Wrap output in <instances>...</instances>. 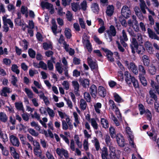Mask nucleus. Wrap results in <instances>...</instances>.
<instances>
[{"instance_id":"nucleus-1","label":"nucleus","mask_w":159,"mask_h":159,"mask_svg":"<svg viewBox=\"0 0 159 159\" xmlns=\"http://www.w3.org/2000/svg\"><path fill=\"white\" fill-rule=\"evenodd\" d=\"M130 47L131 50V52L134 54L136 52L140 54H143L144 53L145 49L144 46L142 45L139 44L136 39L132 38Z\"/></svg>"},{"instance_id":"nucleus-2","label":"nucleus","mask_w":159,"mask_h":159,"mask_svg":"<svg viewBox=\"0 0 159 159\" xmlns=\"http://www.w3.org/2000/svg\"><path fill=\"white\" fill-rule=\"evenodd\" d=\"M7 15H4L2 17L3 23V28L5 30H8L9 27L12 29L13 27V24L12 22L9 19L7 18Z\"/></svg>"},{"instance_id":"nucleus-3","label":"nucleus","mask_w":159,"mask_h":159,"mask_svg":"<svg viewBox=\"0 0 159 159\" xmlns=\"http://www.w3.org/2000/svg\"><path fill=\"white\" fill-rule=\"evenodd\" d=\"M140 2L139 6L141 11L144 14L146 13L145 9L148 10L149 13L153 16L155 15L154 12L149 9L147 7L145 1L143 0H139Z\"/></svg>"},{"instance_id":"nucleus-4","label":"nucleus","mask_w":159,"mask_h":159,"mask_svg":"<svg viewBox=\"0 0 159 159\" xmlns=\"http://www.w3.org/2000/svg\"><path fill=\"white\" fill-rule=\"evenodd\" d=\"M122 15L126 18H129L131 14V11L127 6H124L121 10Z\"/></svg>"},{"instance_id":"nucleus-5","label":"nucleus","mask_w":159,"mask_h":159,"mask_svg":"<svg viewBox=\"0 0 159 159\" xmlns=\"http://www.w3.org/2000/svg\"><path fill=\"white\" fill-rule=\"evenodd\" d=\"M101 49L106 54V56L108 61L111 62L114 61V58L113 57V53L111 51L103 48H102Z\"/></svg>"},{"instance_id":"nucleus-6","label":"nucleus","mask_w":159,"mask_h":159,"mask_svg":"<svg viewBox=\"0 0 159 159\" xmlns=\"http://www.w3.org/2000/svg\"><path fill=\"white\" fill-rule=\"evenodd\" d=\"M10 140L11 144L14 146L18 147L20 143L18 139L15 136L12 135L10 136Z\"/></svg>"},{"instance_id":"nucleus-7","label":"nucleus","mask_w":159,"mask_h":159,"mask_svg":"<svg viewBox=\"0 0 159 159\" xmlns=\"http://www.w3.org/2000/svg\"><path fill=\"white\" fill-rule=\"evenodd\" d=\"M116 139L117 143L120 147H123L125 146V140L124 137L122 135L117 134Z\"/></svg>"},{"instance_id":"nucleus-8","label":"nucleus","mask_w":159,"mask_h":159,"mask_svg":"<svg viewBox=\"0 0 159 159\" xmlns=\"http://www.w3.org/2000/svg\"><path fill=\"white\" fill-rule=\"evenodd\" d=\"M135 75L138 74V67L134 62H130L129 63V68L128 69Z\"/></svg>"},{"instance_id":"nucleus-9","label":"nucleus","mask_w":159,"mask_h":159,"mask_svg":"<svg viewBox=\"0 0 159 159\" xmlns=\"http://www.w3.org/2000/svg\"><path fill=\"white\" fill-rule=\"evenodd\" d=\"M89 92L92 96L95 98L98 93L97 86L94 84L92 85L89 88Z\"/></svg>"},{"instance_id":"nucleus-10","label":"nucleus","mask_w":159,"mask_h":159,"mask_svg":"<svg viewBox=\"0 0 159 159\" xmlns=\"http://www.w3.org/2000/svg\"><path fill=\"white\" fill-rule=\"evenodd\" d=\"M88 63L91 70L96 69L98 67V65L96 62L93 61L90 57L87 58Z\"/></svg>"},{"instance_id":"nucleus-11","label":"nucleus","mask_w":159,"mask_h":159,"mask_svg":"<svg viewBox=\"0 0 159 159\" xmlns=\"http://www.w3.org/2000/svg\"><path fill=\"white\" fill-rule=\"evenodd\" d=\"M101 157L102 159H110L108 155L107 149L106 147H103L102 150Z\"/></svg>"},{"instance_id":"nucleus-12","label":"nucleus","mask_w":159,"mask_h":159,"mask_svg":"<svg viewBox=\"0 0 159 159\" xmlns=\"http://www.w3.org/2000/svg\"><path fill=\"white\" fill-rule=\"evenodd\" d=\"M99 95L102 98H104L106 95L107 90L102 86H99L98 89Z\"/></svg>"},{"instance_id":"nucleus-13","label":"nucleus","mask_w":159,"mask_h":159,"mask_svg":"<svg viewBox=\"0 0 159 159\" xmlns=\"http://www.w3.org/2000/svg\"><path fill=\"white\" fill-rule=\"evenodd\" d=\"M89 79L84 78H80L79 80V82L80 83V84L84 88H87V86H89Z\"/></svg>"},{"instance_id":"nucleus-14","label":"nucleus","mask_w":159,"mask_h":159,"mask_svg":"<svg viewBox=\"0 0 159 159\" xmlns=\"http://www.w3.org/2000/svg\"><path fill=\"white\" fill-rule=\"evenodd\" d=\"M144 45L146 50L149 53H151L154 50L151 43L149 41H147L145 43Z\"/></svg>"},{"instance_id":"nucleus-15","label":"nucleus","mask_w":159,"mask_h":159,"mask_svg":"<svg viewBox=\"0 0 159 159\" xmlns=\"http://www.w3.org/2000/svg\"><path fill=\"white\" fill-rule=\"evenodd\" d=\"M108 146L109 147L110 152L109 156L110 159L114 158L116 157L115 148L112 146V145Z\"/></svg>"},{"instance_id":"nucleus-16","label":"nucleus","mask_w":159,"mask_h":159,"mask_svg":"<svg viewBox=\"0 0 159 159\" xmlns=\"http://www.w3.org/2000/svg\"><path fill=\"white\" fill-rule=\"evenodd\" d=\"M138 73L139 76L145 75L146 73V69L143 66L139 65L138 66Z\"/></svg>"},{"instance_id":"nucleus-17","label":"nucleus","mask_w":159,"mask_h":159,"mask_svg":"<svg viewBox=\"0 0 159 159\" xmlns=\"http://www.w3.org/2000/svg\"><path fill=\"white\" fill-rule=\"evenodd\" d=\"M99 33L101 34L106 31L108 34L109 37L110 39L112 38V36H114L116 34V30H98Z\"/></svg>"},{"instance_id":"nucleus-18","label":"nucleus","mask_w":159,"mask_h":159,"mask_svg":"<svg viewBox=\"0 0 159 159\" xmlns=\"http://www.w3.org/2000/svg\"><path fill=\"white\" fill-rule=\"evenodd\" d=\"M142 60L143 65L147 66H149L150 65V60L149 57L146 55H144L142 57Z\"/></svg>"},{"instance_id":"nucleus-19","label":"nucleus","mask_w":159,"mask_h":159,"mask_svg":"<svg viewBox=\"0 0 159 159\" xmlns=\"http://www.w3.org/2000/svg\"><path fill=\"white\" fill-rule=\"evenodd\" d=\"M53 34L56 36H58L57 34H59L60 35V38L59 39V43H61L64 41L63 37V36L62 34H61V30H52Z\"/></svg>"},{"instance_id":"nucleus-20","label":"nucleus","mask_w":159,"mask_h":159,"mask_svg":"<svg viewBox=\"0 0 159 159\" xmlns=\"http://www.w3.org/2000/svg\"><path fill=\"white\" fill-rule=\"evenodd\" d=\"M109 133L111 137L113 139L116 137V131L115 128L112 126H111L109 129Z\"/></svg>"},{"instance_id":"nucleus-21","label":"nucleus","mask_w":159,"mask_h":159,"mask_svg":"<svg viewBox=\"0 0 159 159\" xmlns=\"http://www.w3.org/2000/svg\"><path fill=\"white\" fill-rule=\"evenodd\" d=\"M101 123L103 128L107 129L109 127V122L107 119L104 118H101Z\"/></svg>"},{"instance_id":"nucleus-22","label":"nucleus","mask_w":159,"mask_h":159,"mask_svg":"<svg viewBox=\"0 0 159 159\" xmlns=\"http://www.w3.org/2000/svg\"><path fill=\"white\" fill-rule=\"evenodd\" d=\"M104 138L106 144L107 146H110L112 145L111 139L108 134H106L104 136Z\"/></svg>"},{"instance_id":"nucleus-23","label":"nucleus","mask_w":159,"mask_h":159,"mask_svg":"<svg viewBox=\"0 0 159 159\" xmlns=\"http://www.w3.org/2000/svg\"><path fill=\"white\" fill-rule=\"evenodd\" d=\"M148 70L149 73L151 75H154L156 73V69L153 64H152L150 66H148Z\"/></svg>"},{"instance_id":"nucleus-24","label":"nucleus","mask_w":159,"mask_h":159,"mask_svg":"<svg viewBox=\"0 0 159 159\" xmlns=\"http://www.w3.org/2000/svg\"><path fill=\"white\" fill-rule=\"evenodd\" d=\"M149 94L150 95V98L153 99L156 102L157 100V96L155 94V91L154 89H151L149 91Z\"/></svg>"},{"instance_id":"nucleus-25","label":"nucleus","mask_w":159,"mask_h":159,"mask_svg":"<svg viewBox=\"0 0 159 159\" xmlns=\"http://www.w3.org/2000/svg\"><path fill=\"white\" fill-rule=\"evenodd\" d=\"M62 64L59 62H57L55 65L56 70L60 74H61L63 72V68L62 67Z\"/></svg>"},{"instance_id":"nucleus-26","label":"nucleus","mask_w":159,"mask_h":159,"mask_svg":"<svg viewBox=\"0 0 159 159\" xmlns=\"http://www.w3.org/2000/svg\"><path fill=\"white\" fill-rule=\"evenodd\" d=\"M149 36L150 38L151 39H154L157 40H159V37L158 36L153 30H148Z\"/></svg>"},{"instance_id":"nucleus-27","label":"nucleus","mask_w":159,"mask_h":159,"mask_svg":"<svg viewBox=\"0 0 159 159\" xmlns=\"http://www.w3.org/2000/svg\"><path fill=\"white\" fill-rule=\"evenodd\" d=\"M8 119V117L6 114L3 112H1L0 113V120L2 122L5 123Z\"/></svg>"},{"instance_id":"nucleus-28","label":"nucleus","mask_w":159,"mask_h":159,"mask_svg":"<svg viewBox=\"0 0 159 159\" xmlns=\"http://www.w3.org/2000/svg\"><path fill=\"white\" fill-rule=\"evenodd\" d=\"M41 6L43 8H46L49 10L50 8L52 7L53 6L52 4L47 2H42L41 3Z\"/></svg>"},{"instance_id":"nucleus-29","label":"nucleus","mask_w":159,"mask_h":159,"mask_svg":"<svg viewBox=\"0 0 159 159\" xmlns=\"http://www.w3.org/2000/svg\"><path fill=\"white\" fill-rule=\"evenodd\" d=\"M113 95L114 98V100L117 102L120 103L123 101L121 98L116 93H114Z\"/></svg>"},{"instance_id":"nucleus-30","label":"nucleus","mask_w":159,"mask_h":159,"mask_svg":"<svg viewBox=\"0 0 159 159\" xmlns=\"http://www.w3.org/2000/svg\"><path fill=\"white\" fill-rule=\"evenodd\" d=\"M114 8L112 6H109L107 7L106 13L109 16H111L113 13Z\"/></svg>"},{"instance_id":"nucleus-31","label":"nucleus","mask_w":159,"mask_h":159,"mask_svg":"<svg viewBox=\"0 0 159 159\" xmlns=\"http://www.w3.org/2000/svg\"><path fill=\"white\" fill-rule=\"evenodd\" d=\"M91 8L93 11L96 13H98L99 8L98 5L96 3H93L91 6Z\"/></svg>"},{"instance_id":"nucleus-32","label":"nucleus","mask_w":159,"mask_h":159,"mask_svg":"<svg viewBox=\"0 0 159 159\" xmlns=\"http://www.w3.org/2000/svg\"><path fill=\"white\" fill-rule=\"evenodd\" d=\"M80 102H81L80 104V108L82 110L84 111L86 109L87 104L85 100L83 99H81Z\"/></svg>"},{"instance_id":"nucleus-33","label":"nucleus","mask_w":159,"mask_h":159,"mask_svg":"<svg viewBox=\"0 0 159 159\" xmlns=\"http://www.w3.org/2000/svg\"><path fill=\"white\" fill-rule=\"evenodd\" d=\"M28 53L30 57L32 58H34L36 55V52L32 48H29L28 50Z\"/></svg>"},{"instance_id":"nucleus-34","label":"nucleus","mask_w":159,"mask_h":159,"mask_svg":"<svg viewBox=\"0 0 159 159\" xmlns=\"http://www.w3.org/2000/svg\"><path fill=\"white\" fill-rule=\"evenodd\" d=\"M139 79L142 84L144 86H146L147 85V81L145 77V75L139 76Z\"/></svg>"},{"instance_id":"nucleus-35","label":"nucleus","mask_w":159,"mask_h":159,"mask_svg":"<svg viewBox=\"0 0 159 159\" xmlns=\"http://www.w3.org/2000/svg\"><path fill=\"white\" fill-rule=\"evenodd\" d=\"M147 119L149 121H151L152 119V115L151 111L148 109L146 110L145 112Z\"/></svg>"},{"instance_id":"nucleus-36","label":"nucleus","mask_w":159,"mask_h":159,"mask_svg":"<svg viewBox=\"0 0 159 159\" xmlns=\"http://www.w3.org/2000/svg\"><path fill=\"white\" fill-rule=\"evenodd\" d=\"M18 66L16 64H14L12 65L11 70L13 72L18 75L20 73V70L18 69Z\"/></svg>"},{"instance_id":"nucleus-37","label":"nucleus","mask_w":159,"mask_h":159,"mask_svg":"<svg viewBox=\"0 0 159 159\" xmlns=\"http://www.w3.org/2000/svg\"><path fill=\"white\" fill-rule=\"evenodd\" d=\"M133 21L134 23V25L133 26V28L134 30H137L138 28V24L137 21L136 20V16L134 15L132 16Z\"/></svg>"},{"instance_id":"nucleus-38","label":"nucleus","mask_w":159,"mask_h":159,"mask_svg":"<svg viewBox=\"0 0 159 159\" xmlns=\"http://www.w3.org/2000/svg\"><path fill=\"white\" fill-rule=\"evenodd\" d=\"M91 125L94 129L97 130L98 129V125L95 120L93 118L91 119Z\"/></svg>"},{"instance_id":"nucleus-39","label":"nucleus","mask_w":159,"mask_h":159,"mask_svg":"<svg viewBox=\"0 0 159 159\" xmlns=\"http://www.w3.org/2000/svg\"><path fill=\"white\" fill-rule=\"evenodd\" d=\"M66 18L67 20L70 21H71L73 20V16L71 12L68 11L66 13Z\"/></svg>"},{"instance_id":"nucleus-40","label":"nucleus","mask_w":159,"mask_h":159,"mask_svg":"<svg viewBox=\"0 0 159 159\" xmlns=\"http://www.w3.org/2000/svg\"><path fill=\"white\" fill-rule=\"evenodd\" d=\"M86 47L88 51L91 53L92 50V45L89 40L87 39L86 40V43L85 44Z\"/></svg>"},{"instance_id":"nucleus-41","label":"nucleus","mask_w":159,"mask_h":159,"mask_svg":"<svg viewBox=\"0 0 159 159\" xmlns=\"http://www.w3.org/2000/svg\"><path fill=\"white\" fill-rule=\"evenodd\" d=\"M43 49L45 50L50 49L51 50L52 49V45L51 43H48L46 42L43 43Z\"/></svg>"},{"instance_id":"nucleus-42","label":"nucleus","mask_w":159,"mask_h":159,"mask_svg":"<svg viewBox=\"0 0 159 159\" xmlns=\"http://www.w3.org/2000/svg\"><path fill=\"white\" fill-rule=\"evenodd\" d=\"M79 4L78 3L73 2L71 3V7L72 10L75 12L77 11L78 9Z\"/></svg>"},{"instance_id":"nucleus-43","label":"nucleus","mask_w":159,"mask_h":159,"mask_svg":"<svg viewBox=\"0 0 159 159\" xmlns=\"http://www.w3.org/2000/svg\"><path fill=\"white\" fill-rule=\"evenodd\" d=\"M25 92L29 98H33L34 94L28 88H25Z\"/></svg>"},{"instance_id":"nucleus-44","label":"nucleus","mask_w":159,"mask_h":159,"mask_svg":"<svg viewBox=\"0 0 159 159\" xmlns=\"http://www.w3.org/2000/svg\"><path fill=\"white\" fill-rule=\"evenodd\" d=\"M139 109L140 111V115H142L145 113L146 110H145L144 106L142 104H139Z\"/></svg>"},{"instance_id":"nucleus-45","label":"nucleus","mask_w":159,"mask_h":159,"mask_svg":"<svg viewBox=\"0 0 159 159\" xmlns=\"http://www.w3.org/2000/svg\"><path fill=\"white\" fill-rule=\"evenodd\" d=\"M72 83L75 90L79 91L80 86L78 82L77 81H73Z\"/></svg>"},{"instance_id":"nucleus-46","label":"nucleus","mask_w":159,"mask_h":159,"mask_svg":"<svg viewBox=\"0 0 159 159\" xmlns=\"http://www.w3.org/2000/svg\"><path fill=\"white\" fill-rule=\"evenodd\" d=\"M47 111L50 116L53 118L55 116V113L52 110L50 109L49 107L47 108Z\"/></svg>"},{"instance_id":"nucleus-47","label":"nucleus","mask_w":159,"mask_h":159,"mask_svg":"<svg viewBox=\"0 0 159 159\" xmlns=\"http://www.w3.org/2000/svg\"><path fill=\"white\" fill-rule=\"evenodd\" d=\"M131 82L133 83V86L135 88H139L138 82L134 77L132 78Z\"/></svg>"},{"instance_id":"nucleus-48","label":"nucleus","mask_w":159,"mask_h":159,"mask_svg":"<svg viewBox=\"0 0 159 159\" xmlns=\"http://www.w3.org/2000/svg\"><path fill=\"white\" fill-rule=\"evenodd\" d=\"M98 21L100 25V27L99 28L98 30H105L106 29L105 26H104V22L103 20L100 18L98 19Z\"/></svg>"},{"instance_id":"nucleus-49","label":"nucleus","mask_w":159,"mask_h":159,"mask_svg":"<svg viewBox=\"0 0 159 159\" xmlns=\"http://www.w3.org/2000/svg\"><path fill=\"white\" fill-rule=\"evenodd\" d=\"M21 11L23 14H25L26 17L28 16L27 8L24 6H22L21 8Z\"/></svg>"},{"instance_id":"nucleus-50","label":"nucleus","mask_w":159,"mask_h":159,"mask_svg":"<svg viewBox=\"0 0 159 159\" xmlns=\"http://www.w3.org/2000/svg\"><path fill=\"white\" fill-rule=\"evenodd\" d=\"M130 35L134 37H136L137 34H139V30H127Z\"/></svg>"},{"instance_id":"nucleus-51","label":"nucleus","mask_w":159,"mask_h":159,"mask_svg":"<svg viewBox=\"0 0 159 159\" xmlns=\"http://www.w3.org/2000/svg\"><path fill=\"white\" fill-rule=\"evenodd\" d=\"M15 106L16 108L19 110H23V105L22 102H16L15 103Z\"/></svg>"},{"instance_id":"nucleus-52","label":"nucleus","mask_w":159,"mask_h":159,"mask_svg":"<svg viewBox=\"0 0 159 159\" xmlns=\"http://www.w3.org/2000/svg\"><path fill=\"white\" fill-rule=\"evenodd\" d=\"M39 65V66L40 68H41L44 70H47V65L43 61H40Z\"/></svg>"},{"instance_id":"nucleus-53","label":"nucleus","mask_w":159,"mask_h":159,"mask_svg":"<svg viewBox=\"0 0 159 159\" xmlns=\"http://www.w3.org/2000/svg\"><path fill=\"white\" fill-rule=\"evenodd\" d=\"M84 98L86 99V101L89 102L91 101V96L90 94L89 93L85 92L84 94Z\"/></svg>"},{"instance_id":"nucleus-54","label":"nucleus","mask_w":159,"mask_h":159,"mask_svg":"<svg viewBox=\"0 0 159 159\" xmlns=\"http://www.w3.org/2000/svg\"><path fill=\"white\" fill-rule=\"evenodd\" d=\"M62 128L64 130H66L69 128L68 125L67 123L64 120L62 121Z\"/></svg>"},{"instance_id":"nucleus-55","label":"nucleus","mask_w":159,"mask_h":159,"mask_svg":"<svg viewBox=\"0 0 159 159\" xmlns=\"http://www.w3.org/2000/svg\"><path fill=\"white\" fill-rule=\"evenodd\" d=\"M12 80L11 81V83L13 84V85L16 86H17V85L16 83L18 81L17 78L14 75H13L12 76Z\"/></svg>"},{"instance_id":"nucleus-56","label":"nucleus","mask_w":159,"mask_h":159,"mask_svg":"<svg viewBox=\"0 0 159 159\" xmlns=\"http://www.w3.org/2000/svg\"><path fill=\"white\" fill-rule=\"evenodd\" d=\"M136 37H137V39L139 44H142L143 43V39L142 35L140 33L137 34Z\"/></svg>"},{"instance_id":"nucleus-57","label":"nucleus","mask_w":159,"mask_h":159,"mask_svg":"<svg viewBox=\"0 0 159 159\" xmlns=\"http://www.w3.org/2000/svg\"><path fill=\"white\" fill-rule=\"evenodd\" d=\"M47 65L49 70H53L54 68L53 65L51 60H48V61Z\"/></svg>"},{"instance_id":"nucleus-58","label":"nucleus","mask_w":159,"mask_h":159,"mask_svg":"<svg viewBox=\"0 0 159 159\" xmlns=\"http://www.w3.org/2000/svg\"><path fill=\"white\" fill-rule=\"evenodd\" d=\"M28 130L30 133L32 135L36 137L38 135V133L37 132H36L35 130L33 129L30 128Z\"/></svg>"},{"instance_id":"nucleus-59","label":"nucleus","mask_w":159,"mask_h":159,"mask_svg":"<svg viewBox=\"0 0 159 159\" xmlns=\"http://www.w3.org/2000/svg\"><path fill=\"white\" fill-rule=\"evenodd\" d=\"M66 120L67 121V123L68 124V125L69 127V129L71 130L73 128V126L71 122H70V120L69 118L68 117L66 118Z\"/></svg>"},{"instance_id":"nucleus-60","label":"nucleus","mask_w":159,"mask_h":159,"mask_svg":"<svg viewBox=\"0 0 159 159\" xmlns=\"http://www.w3.org/2000/svg\"><path fill=\"white\" fill-rule=\"evenodd\" d=\"M1 150L2 154L3 155L7 156L9 155V151L6 147H4L3 148V149H2Z\"/></svg>"},{"instance_id":"nucleus-61","label":"nucleus","mask_w":159,"mask_h":159,"mask_svg":"<svg viewBox=\"0 0 159 159\" xmlns=\"http://www.w3.org/2000/svg\"><path fill=\"white\" fill-rule=\"evenodd\" d=\"M73 115L75 118V122L77 124L80 123V122L79 120L78 115L76 112H74Z\"/></svg>"},{"instance_id":"nucleus-62","label":"nucleus","mask_w":159,"mask_h":159,"mask_svg":"<svg viewBox=\"0 0 159 159\" xmlns=\"http://www.w3.org/2000/svg\"><path fill=\"white\" fill-rule=\"evenodd\" d=\"M71 31V30H65V36L67 39H70L72 36Z\"/></svg>"},{"instance_id":"nucleus-63","label":"nucleus","mask_w":159,"mask_h":159,"mask_svg":"<svg viewBox=\"0 0 159 159\" xmlns=\"http://www.w3.org/2000/svg\"><path fill=\"white\" fill-rule=\"evenodd\" d=\"M80 71H78L77 70H74L73 72V76L76 77H78L80 76Z\"/></svg>"},{"instance_id":"nucleus-64","label":"nucleus","mask_w":159,"mask_h":159,"mask_svg":"<svg viewBox=\"0 0 159 159\" xmlns=\"http://www.w3.org/2000/svg\"><path fill=\"white\" fill-rule=\"evenodd\" d=\"M73 62L75 65H79L80 63V60L77 57H75L73 59Z\"/></svg>"}]
</instances>
